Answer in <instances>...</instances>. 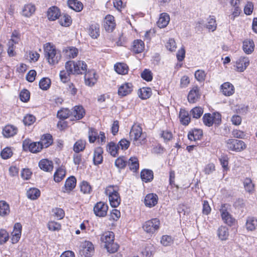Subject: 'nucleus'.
<instances>
[{
    "label": "nucleus",
    "mask_w": 257,
    "mask_h": 257,
    "mask_svg": "<svg viewBox=\"0 0 257 257\" xmlns=\"http://www.w3.org/2000/svg\"><path fill=\"white\" fill-rule=\"evenodd\" d=\"M51 85V80L48 78H42L39 82V86L42 90H46L49 88Z\"/></svg>",
    "instance_id": "53"
},
{
    "label": "nucleus",
    "mask_w": 257,
    "mask_h": 257,
    "mask_svg": "<svg viewBox=\"0 0 257 257\" xmlns=\"http://www.w3.org/2000/svg\"><path fill=\"white\" fill-rule=\"evenodd\" d=\"M89 141L90 143H94L97 138V132L96 131L92 128H89L88 132Z\"/></svg>",
    "instance_id": "60"
},
{
    "label": "nucleus",
    "mask_w": 257,
    "mask_h": 257,
    "mask_svg": "<svg viewBox=\"0 0 257 257\" xmlns=\"http://www.w3.org/2000/svg\"><path fill=\"white\" fill-rule=\"evenodd\" d=\"M36 120L35 117L32 114H28L23 119V122L26 125L32 124Z\"/></svg>",
    "instance_id": "59"
},
{
    "label": "nucleus",
    "mask_w": 257,
    "mask_h": 257,
    "mask_svg": "<svg viewBox=\"0 0 257 257\" xmlns=\"http://www.w3.org/2000/svg\"><path fill=\"white\" fill-rule=\"evenodd\" d=\"M88 33L92 39H97L100 35L99 25L96 23H92L88 28Z\"/></svg>",
    "instance_id": "16"
},
{
    "label": "nucleus",
    "mask_w": 257,
    "mask_h": 257,
    "mask_svg": "<svg viewBox=\"0 0 257 257\" xmlns=\"http://www.w3.org/2000/svg\"><path fill=\"white\" fill-rule=\"evenodd\" d=\"M83 65L82 62H74L73 61H68L65 63V71H67L69 73L71 74H76V73L80 72L78 71V69H75V67H78V65L80 66Z\"/></svg>",
    "instance_id": "15"
},
{
    "label": "nucleus",
    "mask_w": 257,
    "mask_h": 257,
    "mask_svg": "<svg viewBox=\"0 0 257 257\" xmlns=\"http://www.w3.org/2000/svg\"><path fill=\"white\" fill-rule=\"evenodd\" d=\"M217 235L219 239L221 240H226L229 236L228 228L221 226L217 230Z\"/></svg>",
    "instance_id": "37"
},
{
    "label": "nucleus",
    "mask_w": 257,
    "mask_h": 257,
    "mask_svg": "<svg viewBox=\"0 0 257 257\" xmlns=\"http://www.w3.org/2000/svg\"><path fill=\"white\" fill-rule=\"evenodd\" d=\"M243 51L247 54H251L254 48V44L252 40H246L243 42L242 46Z\"/></svg>",
    "instance_id": "28"
},
{
    "label": "nucleus",
    "mask_w": 257,
    "mask_h": 257,
    "mask_svg": "<svg viewBox=\"0 0 257 257\" xmlns=\"http://www.w3.org/2000/svg\"><path fill=\"white\" fill-rule=\"evenodd\" d=\"M118 149V145H116L113 142L109 143L107 146V151L113 157H115L117 155Z\"/></svg>",
    "instance_id": "43"
},
{
    "label": "nucleus",
    "mask_w": 257,
    "mask_h": 257,
    "mask_svg": "<svg viewBox=\"0 0 257 257\" xmlns=\"http://www.w3.org/2000/svg\"><path fill=\"white\" fill-rule=\"evenodd\" d=\"M16 42L13 40H10L8 43V53L10 57H13L15 55V52H14V45Z\"/></svg>",
    "instance_id": "62"
},
{
    "label": "nucleus",
    "mask_w": 257,
    "mask_h": 257,
    "mask_svg": "<svg viewBox=\"0 0 257 257\" xmlns=\"http://www.w3.org/2000/svg\"><path fill=\"white\" fill-rule=\"evenodd\" d=\"M80 190L84 194L90 193L91 187L87 182L83 181L80 185Z\"/></svg>",
    "instance_id": "57"
},
{
    "label": "nucleus",
    "mask_w": 257,
    "mask_h": 257,
    "mask_svg": "<svg viewBox=\"0 0 257 257\" xmlns=\"http://www.w3.org/2000/svg\"><path fill=\"white\" fill-rule=\"evenodd\" d=\"M18 132L16 127L12 125H6L3 131L4 136L6 138H10L15 136Z\"/></svg>",
    "instance_id": "26"
},
{
    "label": "nucleus",
    "mask_w": 257,
    "mask_h": 257,
    "mask_svg": "<svg viewBox=\"0 0 257 257\" xmlns=\"http://www.w3.org/2000/svg\"><path fill=\"white\" fill-rule=\"evenodd\" d=\"M107 205L102 202L97 203L93 208L94 213L96 216L99 217L105 216L107 214Z\"/></svg>",
    "instance_id": "12"
},
{
    "label": "nucleus",
    "mask_w": 257,
    "mask_h": 257,
    "mask_svg": "<svg viewBox=\"0 0 257 257\" xmlns=\"http://www.w3.org/2000/svg\"><path fill=\"white\" fill-rule=\"evenodd\" d=\"M70 74L65 70L60 72L59 76L60 79L63 83H66L70 79Z\"/></svg>",
    "instance_id": "64"
},
{
    "label": "nucleus",
    "mask_w": 257,
    "mask_h": 257,
    "mask_svg": "<svg viewBox=\"0 0 257 257\" xmlns=\"http://www.w3.org/2000/svg\"><path fill=\"white\" fill-rule=\"evenodd\" d=\"M127 165V161L124 157L118 158L115 161V165L119 169H123Z\"/></svg>",
    "instance_id": "56"
},
{
    "label": "nucleus",
    "mask_w": 257,
    "mask_h": 257,
    "mask_svg": "<svg viewBox=\"0 0 257 257\" xmlns=\"http://www.w3.org/2000/svg\"><path fill=\"white\" fill-rule=\"evenodd\" d=\"M65 176V171L62 168H58L54 175V180L56 182H60Z\"/></svg>",
    "instance_id": "46"
},
{
    "label": "nucleus",
    "mask_w": 257,
    "mask_h": 257,
    "mask_svg": "<svg viewBox=\"0 0 257 257\" xmlns=\"http://www.w3.org/2000/svg\"><path fill=\"white\" fill-rule=\"evenodd\" d=\"M52 212L54 215L58 219H62L65 215V213L63 210L60 208H55L52 209Z\"/></svg>",
    "instance_id": "58"
},
{
    "label": "nucleus",
    "mask_w": 257,
    "mask_h": 257,
    "mask_svg": "<svg viewBox=\"0 0 257 257\" xmlns=\"http://www.w3.org/2000/svg\"><path fill=\"white\" fill-rule=\"evenodd\" d=\"M94 251V248L93 244L89 241H85L81 244V253L85 257L91 256Z\"/></svg>",
    "instance_id": "8"
},
{
    "label": "nucleus",
    "mask_w": 257,
    "mask_h": 257,
    "mask_svg": "<svg viewBox=\"0 0 257 257\" xmlns=\"http://www.w3.org/2000/svg\"><path fill=\"white\" fill-rule=\"evenodd\" d=\"M145 48V44L143 41L141 40H136L134 41L132 47V50L136 53H140L143 52Z\"/></svg>",
    "instance_id": "34"
},
{
    "label": "nucleus",
    "mask_w": 257,
    "mask_h": 257,
    "mask_svg": "<svg viewBox=\"0 0 257 257\" xmlns=\"http://www.w3.org/2000/svg\"><path fill=\"white\" fill-rule=\"evenodd\" d=\"M249 64V60L247 57L241 56L235 62V70L239 72H243Z\"/></svg>",
    "instance_id": "10"
},
{
    "label": "nucleus",
    "mask_w": 257,
    "mask_h": 257,
    "mask_svg": "<svg viewBox=\"0 0 257 257\" xmlns=\"http://www.w3.org/2000/svg\"><path fill=\"white\" fill-rule=\"evenodd\" d=\"M39 142L42 145V148H47L53 143L52 136L49 134H44L41 137Z\"/></svg>",
    "instance_id": "31"
},
{
    "label": "nucleus",
    "mask_w": 257,
    "mask_h": 257,
    "mask_svg": "<svg viewBox=\"0 0 257 257\" xmlns=\"http://www.w3.org/2000/svg\"><path fill=\"white\" fill-rule=\"evenodd\" d=\"M59 22L62 26L68 27L71 24L72 20L70 16L68 15L65 14L60 15Z\"/></svg>",
    "instance_id": "42"
},
{
    "label": "nucleus",
    "mask_w": 257,
    "mask_h": 257,
    "mask_svg": "<svg viewBox=\"0 0 257 257\" xmlns=\"http://www.w3.org/2000/svg\"><path fill=\"white\" fill-rule=\"evenodd\" d=\"M60 16L59 9L55 6L50 8L47 12L48 18L51 21H54Z\"/></svg>",
    "instance_id": "23"
},
{
    "label": "nucleus",
    "mask_w": 257,
    "mask_h": 257,
    "mask_svg": "<svg viewBox=\"0 0 257 257\" xmlns=\"http://www.w3.org/2000/svg\"><path fill=\"white\" fill-rule=\"evenodd\" d=\"M203 113V109L200 106H196L192 108L190 111V113L193 118H199Z\"/></svg>",
    "instance_id": "48"
},
{
    "label": "nucleus",
    "mask_w": 257,
    "mask_h": 257,
    "mask_svg": "<svg viewBox=\"0 0 257 257\" xmlns=\"http://www.w3.org/2000/svg\"><path fill=\"white\" fill-rule=\"evenodd\" d=\"M76 179L74 176H71L69 177L66 181L64 189L63 190L64 192H69L72 191L76 186Z\"/></svg>",
    "instance_id": "24"
},
{
    "label": "nucleus",
    "mask_w": 257,
    "mask_h": 257,
    "mask_svg": "<svg viewBox=\"0 0 257 257\" xmlns=\"http://www.w3.org/2000/svg\"><path fill=\"white\" fill-rule=\"evenodd\" d=\"M179 118L181 123L184 125H188L191 120L190 114L185 109H180Z\"/></svg>",
    "instance_id": "21"
},
{
    "label": "nucleus",
    "mask_w": 257,
    "mask_h": 257,
    "mask_svg": "<svg viewBox=\"0 0 257 257\" xmlns=\"http://www.w3.org/2000/svg\"><path fill=\"white\" fill-rule=\"evenodd\" d=\"M170 21L169 15L167 13H162L160 15L159 20L157 22L158 26L163 28L167 26Z\"/></svg>",
    "instance_id": "32"
},
{
    "label": "nucleus",
    "mask_w": 257,
    "mask_h": 257,
    "mask_svg": "<svg viewBox=\"0 0 257 257\" xmlns=\"http://www.w3.org/2000/svg\"><path fill=\"white\" fill-rule=\"evenodd\" d=\"M35 6L32 4L26 5L24 6L22 13L26 17H31L35 12Z\"/></svg>",
    "instance_id": "39"
},
{
    "label": "nucleus",
    "mask_w": 257,
    "mask_h": 257,
    "mask_svg": "<svg viewBox=\"0 0 257 257\" xmlns=\"http://www.w3.org/2000/svg\"><path fill=\"white\" fill-rule=\"evenodd\" d=\"M221 216L224 215L228 212H230L231 211V205L229 204H222L221 205L220 208L219 209Z\"/></svg>",
    "instance_id": "63"
},
{
    "label": "nucleus",
    "mask_w": 257,
    "mask_h": 257,
    "mask_svg": "<svg viewBox=\"0 0 257 257\" xmlns=\"http://www.w3.org/2000/svg\"><path fill=\"white\" fill-rule=\"evenodd\" d=\"M105 193L108 196L110 204L112 207H117L120 204L121 199L117 186H108L105 190Z\"/></svg>",
    "instance_id": "4"
},
{
    "label": "nucleus",
    "mask_w": 257,
    "mask_h": 257,
    "mask_svg": "<svg viewBox=\"0 0 257 257\" xmlns=\"http://www.w3.org/2000/svg\"><path fill=\"white\" fill-rule=\"evenodd\" d=\"M114 69L118 74L124 75L127 73L128 67L125 63H119L114 65Z\"/></svg>",
    "instance_id": "38"
},
{
    "label": "nucleus",
    "mask_w": 257,
    "mask_h": 257,
    "mask_svg": "<svg viewBox=\"0 0 257 257\" xmlns=\"http://www.w3.org/2000/svg\"><path fill=\"white\" fill-rule=\"evenodd\" d=\"M69 7L76 12H80L83 9V5L77 0H69L68 1Z\"/></svg>",
    "instance_id": "41"
},
{
    "label": "nucleus",
    "mask_w": 257,
    "mask_h": 257,
    "mask_svg": "<svg viewBox=\"0 0 257 257\" xmlns=\"http://www.w3.org/2000/svg\"><path fill=\"white\" fill-rule=\"evenodd\" d=\"M203 135L202 131L198 129H194L188 134V137L190 141H196L200 140Z\"/></svg>",
    "instance_id": "36"
},
{
    "label": "nucleus",
    "mask_w": 257,
    "mask_h": 257,
    "mask_svg": "<svg viewBox=\"0 0 257 257\" xmlns=\"http://www.w3.org/2000/svg\"><path fill=\"white\" fill-rule=\"evenodd\" d=\"M45 57L51 65H55L61 59V54L60 50L56 49L55 46L50 43L45 44L44 47Z\"/></svg>",
    "instance_id": "1"
},
{
    "label": "nucleus",
    "mask_w": 257,
    "mask_h": 257,
    "mask_svg": "<svg viewBox=\"0 0 257 257\" xmlns=\"http://www.w3.org/2000/svg\"><path fill=\"white\" fill-rule=\"evenodd\" d=\"M200 93L198 86H194L189 91L188 95V100L190 103H194L200 98Z\"/></svg>",
    "instance_id": "14"
},
{
    "label": "nucleus",
    "mask_w": 257,
    "mask_h": 257,
    "mask_svg": "<svg viewBox=\"0 0 257 257\" xmlns=\"http://www.w3.org/2000/svg\"><path fill=\"white\" fill-rule=\"evenodd\" d=\"M85 145L86 142L85 141L82 140L77 141L74 145V151L76 153L83 151L85 148Z\"/></svg>",
    "instance_id": "45"
},
{
    "label": "nucleus",
    "mask_w": 257,
    "mask_h": 257,
    "mask_svg": "<svg viewBox=\"0 0 257 257\" xmlns=\"http://www.w3.org/2000/svg\"><path fill=\"white\" fill-rule=\"evenodd\" d=\"M42 149V145L39 142L32 143L29 146V151L33 153L39 152Z\"/></svg>",
    "instance_id": "51"
},
{
    "label": "nucleus",
    "mask_w": 257,
    "mask_h": 257,
    "mask_svg": "<svg viewBox=\"0 0 257 257\" xmlns=\"http://www.w3.org/2000/svg\"><path fill=\"white\" fill-rule=\"evenodd\" d=\"M103 150L101 147L96 148L93 154V163L95 165H97L101 164L103 161Z\"/></svg>",
    "instance_id": "20"
},
{
    "label": "nucleus",
    "mask_w": 257,
    "mask_h": 257,
    "mask_svg": "<svg viewBox=\"0 0 257 257\" xmlns=\"http://www.w3.org/2000/svg\"><path fill=\"white\" fill-rule=\"evenodd\" d=\"M64 57L67 59H73L75 58L78 53V50L74 47H67L63 50Z\"/></svg>",
    "instance_id": "22"
},
{
    "label": "nucleus",
    "mask_w": 257,
    "mask_h": 257,
    "mask_svg": "<svg viewBox=\"0 0 257 257\" xmlns=\"http://www.w3.org/2000/svg\"><path fill=\"white\" fill-rule=\"evenodd\" d=\"M85 114V110L82 106L76 105L71 110V120H80L84 117Z\"/></svg>",
    "instance_id": "9"
},
{
    "label": "nucleus",
    "mask_w": 257,
    "mask_h": 257,
    "mask_svg": "<svg viewBox=\"0 0 257 257\" xmlns=\"http://www.w3.org/2000/svg\"><path fill=\"white\" fill-rule=\"evenodd\" d=\"M221 91L222 93L226 96H230L234 92V87L233 85L229 82L223 83L221 86Z\"/></svg>",
    "instance_id": "29"
},
{
    "label": "nucleus",
    "mask_w": 257,
    "mask_h": 257,
    "mask_svg": "<svg viewBox=\"0 0 257 257\" xmlns=\"http://www.w3.org/2000/svg\"><path fill=\"white\" fill-rule=\"evenodd\" d=\"M224 222L229 226H231L235 222V219L232 216L230 212H228L225 214V216H221Z\"/></svg>",
    "instance_id": "52"
},
{
    "label": "nucleus",
    "mask_w": 257,
    "mask_h": 257,
    "mask_svg": "<svg viewBox=\"0 0 257 257\" xmlns=\"http://www.w3.org/2000/svg\"><path fill=\"white\" fill-rule=\"evenodd\" d=\"M138 94L141 99H146L152 95V90L149 87H143L139 89Z\"/></svg>",
    "instance_id": "40"
},
{
    "label": "nucleus",
    "mask_w": 257,
    "mask_h": 257,
    "mask_svg": "<svg viewBox=\"0 0 257 257\" xmlns=\"http://www.w3.org/2000/svg\"><path fill=\"white\" fill-rule=\"evenodd\" d=\"M207 24L206 25V28L209 30L211 31L212 32L214 31L217 27V24L215 19L214 17H209L208 19Z\"/></svg>",
    "instance_id": "49"
},
{
    "label": "nucleus",
    "mask_w": 257,
    "mask_h": 257,
    "mask_svg": "<svg viewBox=\"0 0 257 257\" xmlns=\"http://www.w3.org/2000/svg\"><path fill=\"white\" fill-rule=\"evenodd\" d=\"M158 200V197L156 194L150 193L146 196L144 202L146 206L151 208L157 204Z\"/></svg>",
    "instance_id": "19"
},
{
    "label": "nucleus",
    "mask_w": 257,
    "mask_h": 257,
    "mask_svg": "<svg viewBox=\"0 0 257 257\" xmlns=\"http://www.w3.org/2000/svg\"><path fill=\"white\" fill-rule=\"evenodd\" d=\"M226 146L229 150L236 152H241L246 147L243 141L234 139H228L226 141Z\"/></svg>",
    "instance_id": "5"
},
{
    "label": "nucleus",
    "mask_w": 257,
    "mask_h": 257,
    "mask_svg": "<svg viewBox=\"0 0 257 257\" xmlns=\"http://www.w3.org/2000/svg\"><path fill=\"white\" fill-rule=\"evenodd\" d=\"M132 90V84L130 83H124L118 87V94L121 96H124L131 93Z\"/></svg>",
    "instance_id": "18"
},
{
    "label": "nucleus",
    "mask_w": 257,
    "mask_h": 257,
    "mask_svg": "<svg viewBox=\"0 0 257 257\" xmlns=\"http://www.w3.org/2000/svg\"><path fill=\"white\" fill-rule=\"evenodd\" d=\"M57 117L61 119H65L71 116V110L68 108H63L57 112Z\"/></svg>",
    "instance_id": "47"
},
{
    "label": "nucleus",
    "mask_w": 257,
    "mask_h": 257,
    "mask_svg": "<svg viewBox=\"0 0 257 257\" xmlns=\"http://www.w3.org/2000/svg\"><path fill=\"white\" fill-rule=\"evenodd\" d=\"M161 243L165 246H169L173 243V239L170 235H163L161 237Z\"/></svg>",
    "instance_id": "55"
},
{
    "label": "nucleus",
    "mask_w": 257,
    "mask_h": 257,
    "mask_svg": "<svg viewBox=\"0 0 257 257\" xmlns=\"http://www.w3.org/2000/svg\"><path fill=\"white\" fill-rule=\"evenodd\" d=\"M114 234L112 231H106L100 236V240L104 243V247L110 253L117 251L119 246L114 242Z\"/></svg>",
    "instance_id": "3"
},
{
    "label": "nucleus",
    "mask_w": 257,
    "mask_h": 257,
    "mask_svg": "<svg viewBox=\"0 0 257 257\" xmlns=\"http://www.w3.org/2000/svg\"><path fill=\"white\" fill-rule=\"evenodd\" d=\"M243 185L246 191L250 193L254 190V184L252 183L250 178H245L243 182Z\"/></svg>",
    "instance_id": "50"
},
{
    "label": "nucleus",
    "mask_w": 257,
    "mask_h": 257,
    "mask_svg": "<svg viewBox=\"0 0 257 257\" xmlns=\"http://www.w3.org/2000/svg\"><path fill=\"white\" fill-rule=\"evenodd\" d=\"M160 225V220L158 218H153L146 221L143 228L145 232L152 234L159 229Z\"/></svg>",
    "instance_id": "7"
},
{
    "label": "nucleus",
    "mask_w": 257,
    "mask_h": 257,
    "mask_svg": "<svg viewBox=\"0 0 257 257\" xmlns=\"http://www.w3.org/2000/svg\"><path fill=\"white\" fill-rule=\"evenodd\" d=\"M130 137L133 144L139 146L146 143L147 135L143 132V129L140 124H134L130 132Z\"/></svg>",
    "instance_id": "2"
},
{
    "label": "nucleus",
    "mask_w": 257,
    "mask_h": 257,
    "mask_svg": "<svg viewBox=\"0 0 257 257\" xmlns=\"http://www.w3.org/2000/svg\"><path fill=\"white\" fill-rule=\"evenodd\" d=\"M141 77L147 81H150L152 80V73L149 69H145L141 73Z\"/></svg>",
    "instance_id": "61"
},
{
    "label": "nucleus",
    "mask_w": 257,
    "mask_h": 257,
    "mask_svg": "<svg viewBox=\"0 0 257 257\" xmlns=\"http://www.w3.org/2000/svg\"><path fill=\"white\" fill-rule=\"evenodd\" d=\"M9 239V234L6 230L0 229V244L6 243Z\"/></svg>",
    "instance_id": "54"
},
{
    "label": "nucleus",
    "mask_w": 257,
    "mask_h": 257,
    "mask_svg": "<svg viewBox=\"0 0 257 257\" xmlns=\"http://www.w3.org/2000/svg\"><path fill=\"white\" fill-rule=\"evenodd\" d=\"M245 226L248 231H252L255 230L257 227V219L252 216L248 217L246 218Z\"/></svg>",
    "instance_id": "30"
},
{
    "label": "nucleus",
    "mask_w": 257,
    "mask_h": 257,
    "mask_svg": "<svg viewBox=\"0 0 257 257\" xmlns=\"http://www.w3.org/2000/svg\"><path fill=\"white\" fill-rule=\"evenodd\" d=\"M141 177L142 180L145 182H150L154 178L153 172L150 170L145 169L142 171Z\"/></svg>",
    "instance_id": "35"
},
{
    "label": "nucleus",
    "mask_w": 257,
    "mask_h": 257,
    "mask_svg": "<svg viewBox=\"0 0 257 257\" xmlns=\"http://www.w3.org/2000/svg\"><path fill=\"white\" fill-rule=\"evenodd\" d=\"M40 195V191L36 188H30L27 192V196L28 198L31 200H35L37 199Z\"/></svg>",
    "instance_id": "44"
},
{
    "label": "nucleus",
    "mask_w": 257,
    "mask_h": 257,
    "mask_svg": "<svg viewBox=\"0 0 257 257\" xmlns=\"http://www.w3.org/2000/svg\"><path fill=\"white\" fill-rule=\"evenodd\" d=\"M10 213V207L9 204L4 200L0 201V216L5 217Z\"/></svg>",
    "instance_id": "25"
},
{
    "label": "nucleus",
    "mask_w": 257,
    "mask_h": 257,
    "mask_svg": "<svg viewBox=\"0 0 257 257\" xmlns=\"http://www.w3.org/2000/svg\"><path fill=\"white\" fill-rule=\"evenodd\" d=\"M22 232V225L20 223H16L14 227V230L12 232V242L13 243H16L18 242L20 238Z\"/></svg>",
    "instance_id": "17"
},
{
    "label": "nucleus",
    "mask_w": 257,
    "mask_h": 257,
    "mask_svg": "<svg viewBox=\"0 0 257 257\" xmlns=\"http://www.w3.org/2000/svg\"><path fill=\"white\" fill-rule=\"evenodd\" d=\"M39 166L41 169L46 172H50L53 168V162L48 159H43L39 162Z\"/></svg>",
    "instance_id": "27"
},
{
    "label": "nucleus",
    "mask_w": 257,
    "mask_h": 257,
    "mask_svg": "<svg viewBox=\"0 0 257 257\" xmlns=\"http://www.w3.org/2000/svg\"><path fill=\"white\" fill-rule=\"evenodd\" d=\"M103 27L106 31L112 32L116 27L114 17L110 15L106 16L103 21Z\"/></svg>",
    "instance_id": "11"
},
{
    "label": "nucleus",
    "mask_w": 257,
    "mask_h": 257,
    "mask_svg": "<svg viewBox=\"0 0 257 257\" xmlns=\"http://www.w3.org/2000/svg\"><path fill=\"white\" fill-rule=\"evenodd\" d=\"M84 79L86 85L89 86H93L97 81V76L94 70H89L85 73Z\"/></svg>",
    "instance_id": "13"
},
{
    "label": "nucleus",
    "mask_w": 257,
    "mask_h": 257,
    "mask_svg": "<svg viewBox=\"0 0 257 257\" xmlns=\"http://www.w3.org/2000/svg\"><path fill=\"white\" fill-rule=\"evenodd\" d=\"M203 123L208 126H211L213 123L219 124L221 121V114L218 112L213 114L205 113L202 118Z\"/></svg>",
    "instance_id": "6"
},
{
    "label": "nucleus",
    "mask_w": 257,
    "mask_h": 257,
    "mask_svg": "<svg viewBox=\"0 0 257 257\" xmlns=\"http://www.w3.org/2000/svg\"><path fill=\"white\" fill-rule=\"evenodd\" d=\"M127 164H128L130 169L133 172H137L139 170V163L138 159L136 157H131L127 161Z\"/></svg>",
    "instance_id": "33"
}]
</instances>
